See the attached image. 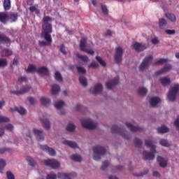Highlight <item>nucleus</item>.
<instances>
[{
  "label": "nucleus",
  "mask_w": 179,
  "mask_h": 179,
  "mask_svg": "<svg viewBox=\"0 0 179 179\" xmlns=\"http://www.w3.org/2000/svg\"><path fill=\"white\" fill-rule=\"evenodd\" d=\"M76 57H78V58H80V59H81V61H83V62H87V61H89V57H87V56L86 55H82L79 53H76Z\"/></svg>",
  "instance_id": "49530a36"
},
{
  "label": "nucleus",
  "mask_w": 179,
  "mask_h": 179,
  "mask_svg": "<svg viewBox=\"0 0 179 179\" xmlns=\"http://www.w3.org/2000/svg\"><path fill=\"white\" fill-rule=\"evenodd\" d=\"M44 164L45 166H48V167H50L54 170H57V169H59V166H61L59 164V162L54 159H46L45 160Z\"/></svg>",
  "instance_id": "6e6552de"
},
{
  "label": "nucleus",
  "mask_w": 179,
  "mask_h": 179,
  "mask_svg": "<svg viewBox=\"0 0 179 179\" xmlns=\"http://www.w3.org/2000/svg\"><path fill=\"white\" fill-rule=\"evenodd\" d=\"M37 72L41 75H48V69L45 66H42L37 70Z\"/></svg>",
  "instance_id": "72a5a7b5"
},
{
  "label": "nucleus",
  "mask_w": 179,
  "mask_h": 179,
  "mask_svg": "<svg viewBox=\"0 0 179 179\" xmlns=\"http://www.w3.org/2000/svg\"><path fill=\"white\" fill-rule=\"evenodd\" d=\"M6 167V160L3 159H0V173L3 171V169Z\"/></svg>",
  "instance_id": "79ce46f5"
},
{
  "label": "nucleus",
  "mask_w": 179,
  "mask_h": 179,
  "mask_svg": "<svg viewBox=\"0 0 179 179\" xmlns=\"http://www.w3.org/2000/svg\"><path fill=\"white\" fill-rule=\"evenodd\" d=\"M8 19H9L8 14L5 13H0V22H1V23H6L8 22Z\"/></svg>",
  "instance_id": "7c9ffc66"
},
{
  "label": "nucleus",
  "mask_w": 179,
  "mask_h": 179,
  "mask_svg": "<svg viewBox=\"0 0 179 179\" xmlns=\"http://www.w3.org/2000/svg\"><path fill=\"white\" fill-rule=\"evenodd\" d=\"M152 61H153V55H149L145 56L138 67L139 71H141V72H143V71H146V69H148V66H149V64H150V62H152Z\"/></svg>",
  "instance_id": "39448f33"
},
{
  "label": "nucleus",
  "mask_w": 179,
  "mask_h": 179,
  "mask_svg": "<svg viewBox=\"0 0 179 179\" xmlns=\"http://www.w3.org/2000/svg\"><path fill=\"white\" fill-rule=\"evenodd\" d=\"M40 149L44 152H47L50 156H55V155H57L55 150H54L52 148L48 147L47 145H40Z\"/></svg>",
  "instance_id": "f3484780"
},
{
  "label": "nucleus",
  "mask_w": 179,
  "mask_h": 179,
  "mask_svg": "<svg viewBox=\"0 0 179 179\" xmlns=\"http://www.w3.org/2000/svg\"><path fill=\"white\" fill-rule=\"evenodd\" d=\"M179 84H173L171 86L169 91L167 94V99L169 101H176L177 94L178 93Z\"/></svg>",
  "instance_id": "20e7f679"
},
{
  "label": "nucleus",
  "mask_w": 179,
  "mask_h": 179,
  "mask_svg": "<svg viewBox=\"0 0 179 179\" xmlns=\"http://www.w3.org/2000/svg\"><path fill=\"white\" fill-rule=\"evenodd\" d=\"M156 153L157 152H153L150 150V152L148 150H144L143 152V156L145 159V160H155V157Z\"/></svg>",
  "instance_id": "a211bd4d"
},
{
  "label": "nucleus",
  "mask_w": 179,
  "mask_h": 179,
  "mask_svg": "<svg viewBox=\"0 0 179 179\" xmlns=\"http://www.w3.org/2000/svg\"><path fill=\"white\" fill-rule=\"evenodd\" d=\"M29 10L30 12H35V13L36 15H40V10H38L37 8H36V6H32L31 7H29Z\"/></svg>",
  "instance_id": "6e6d98bb"
},
{
  "label": "nucleus",
  "mask_w": 179,
  "mask_h": 179,
  "mask_svg": "<svg viewBox=\"0 0 179 179\" xmlns=\"http://www.w3.org/2000/svg\"><path fill=\"white\" fill-rule=\"evenodd\" d=\"M139 96H145L148 93V90L145 87H141L138 90Z\"/></svg>",
  "instance_id": "8fccbe9b"
},
{
  "label": "nucleus",
  "mask_w": 179,
  "mask_h": 179,
  "mask_svg": "<svg viewBox=\"0 0 179 179\" xmlns=\"http://www.w3.org/2000/svg\"><path fill=\"white\" fill-rule=\"evenodd\" d=\"M8 66V61L6 59H0V66L5 67Z\"/></svg>",
  "instance_id": "bf43d9fd"
},
{
  "label": "nucleus",
  "mask_w": 179,
  "mask_h": 179,
  "mask_svg": "<svg viewBox=\"0 0 179 179\" xmlns=\"http://www.w3.org/2000/svg\"><path fill=\"white\" fill-rule=\"evenodd\" d=\"M40 121L45 129H51V122L48 120V118L45 117H43L40 118Z\"/></svg>",
  "instance_id": "aec40b11"
},
{
  "label": "nucleus",
  "mask_w": 179,
  "mask_h": 179,
  "mask_svg": "<svg viewBox=\"0 0 179 179\" xmlns=\"http://www.w3.org/2000/svg\"><path fill=\"white\" fill-rule=\"evenodd\" d=\"M131 48H133V50H134L137 52H142V51H145V50L149 48V43L134 42L131 44Z\"/></svg>",
  "instance_id": "423d86ee"
},
{
  "label": "nucleus",
  "mask_w": 179,
  "mask_h": 179,
  "mask_svg": "<svg viewBox=\"0 0 179 179\" xmlns=\"http://www.w3.org/2000/svg\"><path fill=\"white\" fill-rule=\"evenodd\" d=\"M166 17L171 20V22H176L177 20V18L176 17V15L174 14L168 13L166 14Z\"/></svg>",
  "instance_id": "c03bdc74"
},
{
  "label": "nucleus",
  "mask_w": 179,
  "mask_h": 179,
  "mask_svg": "<svg viewBox=\"0 0 179 179\" xmlns=\"http://www.w3.org/2000/svg\"><path fill=\"white\" fill-rule=\"evenodd\" d=\"M33 132L36 135V139L39 141H43L45 139L44 135L43 134V129H34Z\"/></svg>",
  "instance_id": "6ab92c4d"
},
{
  "label": "nucleus",
  "mask_w": 179,
  "mask_h": 179,
  "mask_svg": "<svg viewBox=\"0 0 179 179\" xmlns=\"http://www.w3.org/2000/svg\"><path fill=\"white\" fill-rule=\"evenodd\" d=\"M86 41H87V39H86V38H81L80 41V50H81V51L87 52V54H90V55H93V54H94V50H87V48H86Z\"/></svg>",
  "instance_id": "9d476101"
},
{
  "label": "nucleus",
  "mask_w": 179,
  "mask_h": 179,
  "mask_svg": "<svg viewBox=\"0 0 179 179\" xmlns=\"http://www.w3.org/2000/svg\"><path fill=\"white\" fill-rule=\"evenodd\" d=\"M151 43H152V44H154V45H157V44H159V43H160V41L159 40V38L154 37L151 39Z\"/></svg>",
  "instance_id": "680f3d73"
},
{
  "label": "nucleus",
  "mask_w": 179,
  "mask_h": 179,
  "mask_svg": "<svg viewBox=\"0 0 179 179\" xmlns=\"http://www.w3.org/2000/svg\"><path fill=\"white\" fill-rule=\"evenodd\" d=\"M165 33L167 34L169 36H173V35L176 34V30L166 29V30H165Z\"/></svg>",
  "instance_id": "e2e57ef3"
},
{
  "label": "nucleus",
  "mask_w": 179,
  "mask_h": 179,
  "mask_svg": "<svg viewBox=\"0 0 179 179\" xmlns=\"http://www.w3.org/2000/svg\"><path fill=\"white\" fill-rule=\"evenodd\" d=\"M149 173V170L145 169L143 171H141L140 173H134V176L135 177H143V176H146Z\"/></svg>",
  "instance_id": "09e8293b"
},
{
  "label": "nucleus",
  "mask_w": 179,
  "mask_h": 179,
  "mask_svg": "<svg viewBox=\"0 0 179 179\" xmlns=\"http://www.w3.org/2000/svg\"><path fill=\"white\" fill-rule=\"evenodd\" d=\"M79 82L82 86L86 87L87 86V79L85 78V76L79 77Z\"/></svg>",
  "instance_id": "58836bf2"
},
{
  "label": "nucleus",
  "mask_w": 179,
  "mask_h": 179,
  "mask_svg": "<svg viewBox=\"0 0 179 179\" xmlns=\"http://www.w3.org/2000/svg\"><path fill=\"white\" fill-rule=\"evenodd\" d=\"M165 62H167L166 59H159L157 60L153 65H160L161 64H165Z\"/></svg>",
  "instance_id": "4d7b16f0"
},
{
  "label": "nucleus",
  "mask_w": 179,
  "mask_h": 179,
  "mask_svg": "<svg viewBox=\"0 0 179 179\" xmlns=\"http://www.w3.org/2000/svg\"><path fill=\"white\" fill-rule=\"evenodd\" d=\"M90 92L92 94H100L103 92V85L98 83L94 87L90 88Z\"/></svg>",
  "instance_id": "dca6fc26"
},
{
  "label": "nucleus",
  "mask_w": 179,
  "mask_h": 179,
  "mask_svg": "<svg viewBox=\"0 0 179 179\" xmlns=\"http://www.w3.org/2000/svg\"><path fill=\"white\" fill-rule=\"evenodd\" d=\"M57 178H62V179H73L75 177H76V173L73 172L71 173H58L57 175H56Z\"/></svg>",
  "instance_id": "2eb2a0df"
},
{
  "label": "nucleus",
  "mask_w": 179,
  "mask_h": 179,
  "mask_svg": "<svg viewBox=\"0 0 179 179\" xmlns=\"http://www.w3.org/2000/svg\"><path fill=\"white\" fill-rule=\"evenodd\" d=\"M80 122L83 128H86V129H94L97 127V123L90 119H82Z\"/></svg>",
  "instance_id": "0eeeda50"
},
{
  "label": "nucleus",
  "mask_w": 179,
  "mask_h": 179,
  "mask_svg": "<svg viewBox=\"0 0 179 179\" xmlns=\"http://www.w3.org/2000/svg\"><path fill=\"white\" fill-rule=\"evenodd\" d=\"M134 143L135 146L140 148V146L143 144V142L141 138H134Z\"/></svg>",
  "instance_id": "de8ad7c7"
},
{
  "label": "nucleus",
  "mask_w": 179,
  "mask_h": 179,
  "mask_svg": "<svg viewBox=\"0 0 179 179\" xmlns=\"http://www.w3.org/2000/svg\"><path fill=\"white\" fill-rule=\"evenodd\" d=\"M96 60L98 61L102 66H106V65H107L106 62L99 56L96 57Z\"/></svg>",
  "instance_id": "603ef678"
},
{
  "label": "nucleus",
  "mask_w": 179,
  "mask_h": 179,
  "mask_svg": "<svg viewBox=\"0 0 179 179\" xmlns=\"http://www.w3.org/2000/svg\"><path fill=\"white\" fill-rule=\"evenodd\" d=\"M76 68L78 72H79L80 73H85L86 72V69H85V68L82 66H77Z\"/></svg>",
  "instance_id": "338daca9"
},
{
  "label": "nucleus",
  "mask_w": 179,
  "mask_h": 179,
  "mask_svg": "<svg viewBox=\"0 0 179 179\" xmlns=\"http://www.w3.org/2000/svg\"><path fill=\"white\" fill-rule=\"evenodd\" d=\"M71 159L74 162H82V157L78 154H74L71 156Z\"/></svg>",
  "instance_id": "ea45409f"
},
{
  "label": "nucleus",
  "mask_w": 179,
  "mask_h": 179,
  "mask_svg": "<svg viewBox=\"0 0 179 179\" xmlns=\"http://www.w3.org/2000/svg\"><path fill=\"white\" fill-rule=\"evenodd\" d=\"M59 90H60L59 85L56 84L52 85L51 92L53 96H56V94H58L59 93Z\"/></svg>",
  "instance_id": "a878e982"
},
{
  "label": "nucleus",
  "mask_w": 179,
  "mask_h": 179,
  "mask_svg": "<svg viewBox=\"0 0 179 179\" xmlns=\"http://www.w3.org/2000/svg\"><path fill=\"white\" fill-rule=\"evenodd\" d=\"M1 122H9V117L0 115V123Z\"/></svg>",
  "instance_id": "0e129e2a"
},
{
  "label": "nucleus",
  "mask_w": 179,
  "mask_h": 179,
  "mask_svg": "<svg viewBox=\"0 0 179 179\" xmlns=\"http://www.w3.org/2000/svg\"><path fill=\"white\" fill-rule=\"evenodd\" d=\"M110 131L113 134H117L118 135H121L122 138L127 139V141H129V139L132 138L131 134L127 132L125 129H120V127H117V125H113Z\"/></svg>",
  "instance_id": "7ed1b4c3"
},
{
  "label": "nucleus",
  "mask_w": 179,
  "mask_h": 179,
  "mask_svg": "<svg viewBox=\"0 0 179 179\" xmlns=\"http://www.w3.org/2000/svg\"><path fill=\"white\" fill-rule=\"evenodd\" d=\"M145 145L147 148H150V151L153 152L154 153H157V150L156 145H155V141L152 138H147L145 140Z\"/></svg>",
  "instance_id": "9b49d317"
},
{
  "label": "nucleus",
  "mask_w": 179,
  "mask_h": 179,
  "mask_svg": "<svg viewBox=\"0 0 179 179\" xmlns=\"http://www.w3.org/2000/svg\"><path fill=\"white\" fill-rule=\"evenodd\" d=\"M125 125L131 132H139V131H143V127L134 126L131 122H126Z\"/></svg>",
  "instance_id": "4468645a"
},
{
  "label": "nucleus",
  "mask_w": 179,
  "mask_h": 179,
  "mask_svg": "<svg viewBox=\"0 0 179 179\" xmlns=\"http://www.w3.org/2000/svg\"><path fill=\"white\" fill-rule=\"evenodd\" d=\"M167 26V21L164 18H160L159 20V27L161 29H164Z\"/></svg>",
  "instance_id": "473e14b6"
},
{
  "label": "nucleus",
  "mask_w": 179,
  "mask_h": 179,
  "mask_svg": "<svg viewBox=\"0 0 179 179\" xmlns=\"http://www.w3.org/2000/svg\"><path fill=\"white\" fill-rule=\"evenodd\" d=\"M6 176L8 179H15V176H13V173L10 171H8Z\"/></svg>",
  "instance_id": "774afa93"
},
{
  "label": "nucleus",
  "mask_w": 179,
  "mask_h": 179,
  "mask_svg": "<svg viewBox=\"0 0 179 179\" xmlns=\"http://www.w3.org/2000/svg\"><path fill=\"white\" fill-rule=\"evenodd\" d=\"M118 81H119L118 77H115L113 80L108 81L106 83V86L107 89H108L109 90H111L113 86H115V85H117Z\"/></svg>",
  "instance_id": "412c9836"
},
{
  "label": "nucleus",
  "mask_w": 179,
  "mask_h": 179,
  "mask_svg": "<svg viewBox=\"0 0 179 179\" xmlns=\"http://www.w3.org/2000/svg\"><path fill=\"white\" fill-rule=\"evenodd\" d=\"M5 43L7 45H10V39L6 36L0 34V43Z\"/></svg>",
  "instance_id": "bb28decb"
},
{
  "label": "nucleus",
  "mask_w": 179,
  "mask_h": 179,
  "mask_svg": "<svg viewBox=\"0 0 179 179\" xmlns=\"http://www.w3.org/2000/svg\"><path fill=\"white\" fill-rule=\"evenodd\" d=\"M40 101L43 106H48L51 103V100L45 96L41 97Z\"/></svg>",
  "instance_id": "f704fd0d"
},
{
  "label": "nucleus",
  "mask_w": 179,
  "mask_h": 179,
  "mask_svg": "<svg viewBox=\"0 0 179 179\" xmlns=\"http://www.w3.org/2000/svg\"><path fill=\"white\" fill-rule=\"evenodd\" d=\"M75 110L76 111H78L79 113H82L83 114V113L87 111V108L80 104H77L75 107Z\"/></svg>",
  "instance_id": "c85d7f7f"
},
{
  "label": "nucleus",
  "mask_w": 179,
  "mask_h": 179,
  "mask_svg": "<svg viewBox=\"0 0 179 179\" xmlns=\"http://www.w3.org/2000/svg\"><path fill=\"white\" fill-rule=\"evenodd\" d=\"M88 68H99V64L96 62H92L90 65H88Z\"/></svg>",
  "instance_id": "69168bd1"
},
{
  "label": "nucleus",
  "mask_w": 179,
  "mask_h": 179,
  "mask_svg": "<svg viewBox=\"0 0 179 179\" xmlns=\"http://www.w3.org/2000/svg\"><path fill=\"white\" fill-rule=\"evenodd\" d=\"M171 69V64L165 65L162 69L155 72V75H162V73H166V72H169Z\"/></svg>",
  "instance_id": "5701e85b"
},
{
  "label": "nucleus",
  "mask_w": 179,
  "mask_h": 179,
  "mask_svg": "<svg viewBox=\"0 0 179 179\" xmlns=\"http://www.w3.org/2000/svg\"><path fill=\"white\" fill-rule=\"evenodd\" d=\"M27 72L28 73H30L31 72H36V66H34L33 64H30L29 66H28V69L27 70Z\"/></svg>",
  "instance_id": "864d4df0"
},
{
  "label": "nucleus",
  "mask_w": 179,
  "mask_h": 179,
  "mask_svg": "<svg viewBox=\"0 0 179 179\" xmlns=\"http://www.w3.org/2000/svg\"><path fill=\"white\" fill-rule=\"evenodd\" d=\"M15 110V111H17V113H19V114H20L21 115H24V114L27 113L26 109H24V108L23 107H19V108L16 107Z\"/></svg>",
  "instance_id": "a19ab883"
},
{
  "label": "nucleus",
  "mask_w": 179,
  "mask_h": 179,
  "mask_svg": "<svg viewBox=\"0 0 179 179\" xmlns=\"http://www.w3.org/2000/svg\"><path fill=\"white\" fill-rule=\"evenodd\" d=\"M169 131H170V129H169V127H167L166 125H162L157 128V131L159 134H167Z\"/></svg>",
  "instance_id": "cd10ccee"
},
{
  "label": "nucleus",
  "mask_w": 179,
  "mask_h": 179,
  "mask_svg": "<svg viewBox=\"0 0 179 179\" xmlns=\"http://www.w3.org/2000/svg\"><path fill=\"white\" fill-rule=\"evenodd\" d=\"M43 22L44 24L42 26L43 31L42 32V36H44L46 41L51 43V33H52V26L50 24L47 23V22H52V19L50 17L45 16L43 18Z\"/></svg>",
  "instance_id": "f257e3e1"
},
{
  "label": "nucleus",
  "mask_w": 179,
  "mask_h": 179,
  "mask_svg": "<svg viewBox=\"0 0 179 179\" xmlns=\"http://www.w3.org/2000/svg\"><path fill=\"white\" fill-rule=\"evenodd\" d=\"M55 79L57 82H62V75H61V73H59V71H56L55 73Z\"/></svg>",
  "instance_id": "37998d69"
},
{
  "label": "nucleus",
  "mask_w": 179,
  "mask_h": 179,
  "mask_svg": "<svg viewBox=\"0 0 179 179\" xmlns=\"http://www.w3.org/2000/svg\"><path fill=\"white\" fill-rule=\"evenodd\" d=\"M93 159L96 162H99L101 159V156L106 154V148L101 145H95L92 147Z\"/></svg>",
  "instance_id": "f03ea898"
},
{
  "label": "nucleus",
  "mask_w": 179,
  "mask_h": 179,
  "mask_svg": "<svg viewBox=\"0 0 179 179\" xmlns=\"http://www.w3.org/2000/svg\"><path fill=\"white\" fill-rule=\"evenodd\" d=\"M101 8L103 15H108V8H107V6L101 5Z\"/></svg>",
  "instance_id": "052dcab7"
},
{
  "label": "nucleus",
  "mask_w": 179,
  "mask_h": 179,
  "mask_svg": "<svg viewBox=\"0 0 179 179\" xmlns=\"http://www.w3.org/2000/svg\"><path fill=\"white\" fill-rule=\"evenodd\" d=\"M27 162L31 167H35L36 166V161H34V159H33L31 157L28 156L27 157Z\"/></svg>",
  "instance_id": "e433bc0d"
},
{
  "label": "nucleus",
  "mask_w": 179,
  "mask_h": 179,
  "mask_svg": "<svg viewBox=\"0 0 179 179\" xmlns=\"http://www.w3.org/2000/svg\"><path fill=\"white\" fill-rule=\"evenodd\" d=\"M158 103H160V98L157 96L152 97L150 99V104L151 107H156Z\"/></svg>",
  "instance_id": "393cba45"
},
{
  "label": "nucleus",
  "mask_w": 179,
  "mask_h": 179,
  "mask_svg": "<svg viewBox=\"0 0 179 179\" xmlns=\"http://www.w3.org/2000/svg\"><path fill=\"white\" fill-rule=\"evenodd\" d=\"M46 179H57V174L54 172H51L47 175Z\"/></svg>",
  "instance_id": "13d9d810"
},
{
  "label": "nucleus",
  "mask_w": 179,
  "mask_h": 179,
  "mask_svg": "<svg viewBox=\"0 0 179 179\" xmlns=\"http://www.w3.org/2000/svg\"><path fill=\"white\" fill-rule=\"evenodd\" d=\"M159 82L162 86H167V85H170V83H171V80L169 76H164L159 78Z\"/></svg>",
  "instance_id": "b1692460"
},
{
  "label": "nucleus",
  "mask_w": 179,
  "mask_h": 179,
  "mask_svg": "<svg viewBox=\"0 0 179 179\" xmlns=\"http://www.w3.org/2000/svg\"><path fill=\"white\" fill-rule=\"evenodd\" d=\"M66 131H69V132L75 131V124H73V123H69L66 127Z\"/></svg>",
  "instance_id": "3c124183"
},
{
  "label": "nucleus",
  "mask_w": 179,
  "mask_h": 179,
  "mask_svg": "<svg viewBox=\"0 0 179 179\" xmlns=\"http://www.w3.org/2000/svg\"><path fill=\"white\" fill-rule=\"evenodd\" d=\"M159 145L164 146V148H169V146H170V143H169V141H167V140L164 138H162L159 141Z\"/></svg>",
  "instance_id": "a18cd8bd"
},
{
  "label": "nucleus",
  "mask_w": 179,
  "mask_h": 179,
  "mask_svg": "<svg viewBox=\"0 0 179 179\" xmlns=\"http://www.w3.org/2000/svg\"><path fill=\"white\" fill-rule=\"evenodd\" d=\"M157 162L159 166L162 169H166V167H167V164H169V159L162 156L157 157Z\"/></svg>",
  "instance_id": "f8f14e48"
},
{
  "label": "nucleus",
  "mask_w": 179,
  "mask_h": 179,
  "mask_svg": "<svg viewBox=\"0 0 179 179\" xmlns=\"http://www.w3.org/2000/svg\"><path fill=\"white\" fill-rule=\"evenodd\" d=\"M3 6L4 10H9V9H10L12 6L10 3V0H3Z\"/></svg>",
  "instance_id": "2f4dec72"
},
{
  "label": "nucleus",
  "mask_w": 179,
  "mask_h": 179,
  "mask_svg": "<svg viewBox=\"0 0 179 179\" xmlns=\"http://www.w3.org/2000/svg\"><path fill=\"white\" fill-rule=\"evenodd\" d=\"M10 19L11 22H16L17 20V13H13L10 15Z\"/></svg>",
  "instance_id": "5fc2aeb1"
},
{
  "label": "nucleus",
  "mask_w": 179,
  "mask_h": 179,
  "mask_svg": "<svg viewBox=\"0 0 179 179\" xmlns=\"http://www.w3.org/2000/svg\"><path fill=\"white\" fill-rule=\"evenodd\" d=\"M1 57H10L13 52L10 49H3L1 52Z\"/></svg>",
  "instance_id": "c756f323"
},
{
  "label": "nucleus",
  "mask_w": 179,
  "mask_h": 179,
  "mask_svg": "<svg viewBox=\"0 0 179 179\" xmlns=\"http://www.w3.org/2000/svg\"><path fill=\"white\" fill-rule=\"evenodd\" d=\"M64 101H57L56 102H55L54 106L55 107V108H57V110H61V108H62V107H64Z\"/></svg>",
  "instance_id": "4c0bfd02"
},
{
  "label": "nucleus",
  "mask_w": 179,
  "mask_h": 179,
  "mask_svg": "<svg viewBox=\"0 0 179 179\" xmlns=\"http://www.w3.org/2000/svg\"><path fill=\"white\" fill-rule=\"evenodd\" d=\"M122 54H124V50L121 47L115 48V61L117 64H121L122 62Z\"/></svg>",
  "instance_id": "1a4fd4ad"
},
{
  "label": "nucleus",
  "mask_w": 179,
  "mask_h": 179,
  "mask_svg": "<svg viewBox=\"0 0 179 179\" xmlns=\"http://www.w3.org/2000/svg\"><path fill=\"white\" fill-rule=\"evenodd\" d=\"M61 142L63 145L69 146V148H72L73 149H76V148H78V144H76V143H75L73 141L63 139V140H62Z\"/></svg>",
  "instance_id": "4be33fe9"
},
{
  "label": "nucleus",
  "mask_w": 179,
  "mask_h": 179,
  "mask_svg": "<svg viewBox=\"0 0 179 179\" xmlns=\"http://www.w3.org/2000/svg\"><path fill=\"white\" fill-rule=\"evenodd\" d=\"M30 90H31V87L30 85H25L20 88V90L12 91L11 93L13 94H16L17 96H19L20 94H24V93H28V92H30Z\"/></svg>",
  "instance_id": "ddd939ff"
},
{
  "label": "nucleus",
  "mask_w": 179,
  "mask_h": 179,
  "mask_svg": "<svg viewBox=\"0 0 179 179\" xmlns=\"http://www.w3.org/2000/svg\"><path fill=\"white\" fill-rule=\"evenodd\" d=\"M6 152H8V153H13V150L10 148L8 147H3L0 148V154L3 155Z\"/></svg>",
  "instance_id": "c9c22d12"
}]
</instances>
